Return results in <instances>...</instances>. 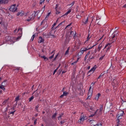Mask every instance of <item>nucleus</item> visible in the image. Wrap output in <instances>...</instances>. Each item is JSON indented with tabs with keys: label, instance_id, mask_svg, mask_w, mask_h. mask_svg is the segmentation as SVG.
I'll list each match as a JSON object with an SVG mask.
<instances>
[{
	"label": "nucleus",
	"instance_id": "49",
	"mask_svg": "<svg viewBox=\"0 0 126 126\" xmlns=\"http://www.w3.org/2000/svg\"><path fill=\"white\" fill-rule=\"evenodd\" d=\"M57 25V23H54L53 26H52V28L51 29L52 30H54V27H55Z\"/></svg>",
	"mask_w": 126,
	"mask_h": 126
},
{
	"label": "nucleus",
	"instance_id": "53",
	"mask_svg": "<svg viewBox=\"0 0 126 126\" xmlns=\"http://www.w3.org/2000/svg\"><path fill=\"white\" fill-rule=\"evenodd\" d=\"M59 56V54H58L55 57V58L54 59V61H56V60L57 59V58H58V57Z\"/></svg>",
	"mask_w": 126,
	"mask_h": 126
},
{
	"label": "nucleus",
	"instance_id": "64",
	"mask_svg": "<svg viewBox=\"0 0 126 126\" xmlns=\"http://www.w3.org/2000/svg\"><path fill=\"white\" fill-rule=\"evenodd\" d=\"M123 7L126 8V4L124 6H123Z\"/></svg>",
	"mask_w": 126,
	"mask_h": 126
},
{
	"label": "nucleus",
	"instance_id": "45",
	"mask_svg": "<svg viewBox=\"0 0 126 126\" xmlns=\"http://www.w3.org/2000/svg\"><path fill=\"white\" fill-rule=\"evenodd\" d=\"M91 37H89V35H88V37H87V40L85 41V43H86L87 41H89V40L90 39Z\"/></svg>",
	"mask_w": 126,
	"mask_h": 126
},
{
	"label": "nucleus",
	"instance_id": "20",
	"mask_svg": "<svg viewBox=\"0 0 126 126\" xmlns=\"http://www.w3.org/2000/svg\"><path fill=\"white\" fill-rule=\"evenodd\" d=\"M70 12H71V9H69L68 11H67V12L66 13H65V14H64L62 17H63L64 16H66V15H68V14L70 13Z\"/></svg>",
	"mask_w": 126,
	"mask_h": 126
},
{
	"label": "nucleus",
	"instance_id": "17",
	"mask_svg": "<svg viewBox=\"0 0 126 126\" xmlns=\"http://www.w3.org/2000/svg\"><path fill=\"white\" fill-rule=\"evenodd\" d=\"M90 90L91 89H89L88 94V96L87 97V99H89V98H90V96L92 95V92Z\"/></svg>",
	"mask_w": 126,
	"mask_h": 126
},
{
	"label": "nucleus",
	"instance_id": "34",
	"mask_svg": "<svg viewBox=\"0 0 126 126\" xmlns=\"http://www.w3.org/2000/svg\"><path fill=\"white\" fill-rule=\"evenodd\" d=\"M103 37V36L101 37V38H100L97 42H95L94 43H95V45H95V46H96L97 44H98V42L99 41V40H100L101 39H102V38Z\"/></svg>",
	"mask_w": 126,
	"mask_h": 126
},
{
	"label": "nucleus",
	"instance_id": "23",
	"mask_svg": "<svg viewBox=\"0 0 126 126\" xmlns=\"http://www.w3.org/2000/svg\"><path fill=\"white\" fill-rule=\"evenodd\" d=\"M85 117H84V116H81L80 118V121H81V122H84V121H85Z\"/></svg>",
	"mask_w": 126,
	"mask_h": 126
},
{
	"label": "nucleus",
	"instance_id": "37",
	"mask_svg": "<svg viewBox=\"0 0 126 126\" xmlns=\"http://www.w3.org/2000/svg\"><path fill=\"white\" fill-rule=\"evenodd\" d=\"M94 126H102L101 124H96V125H94Z\"/></svg>",
	"mask_w": 126,
	"mask_h": 126
},
{
	"label": "nucleus",
	"instance_id": "50",
	"mask_svg": "<svg viewBox=\"0 0 126 126\" xmlns=\"http://www.w3.org/2000/svg\"><path fill=\"white\" fill-rule=\"evenodd\" d=\"M76 63H77V62H75L73 63H71V65H75L76 64Z\"/></svg>",
	"mask_w": 126,
	"mask_h": 126
},
{
	"label": "nucleus",
	"instance_id": "7",
	"mask_svg": "<svg viewBox=\"0 0 126 126\" xmlns=\"http://www.w3.org/2000/svg\"><path fill=\"white\" fill-rule=\"evenodd\" d=\"M89 50L88 47H82L80 49V52L78 53V55L80 54V55H82L85 52Z\"/></svg>",
	"mask_w": 126,
	"mask_h": 126
},
{
	"label": "nucleus",
	"instance_id": "27",
	"mask_svg": "<svg viewBox=\"0 0 126 126\" xmlns=\"http://www.w3.org/2000/svg\"><path fill=\"white\" fill-rule=\"evenodd\" d=\"M95 83H96V82L92 83V84H91L90 87V89H91V88L93 87Z\"/></svg>",
	"mask_w": 126,
	"mask_h": 126
},
{
	"label": "nucleus",
	"instance_id": "44",
	"mask_svg": "<svg viewBox=\"0 0 126 126\" xmlns=\"http://www.w3.org/2000/svg\"><path fill=\"white\" fill-rule=\"evenodd\" d=\"M75 3V2L73 1L71 4H70L69 5H71V6H72L74 5V4Z\"/></svg>",
	"mask_w": 126,
	"mask_h": 126
},
{
	"label": "nucleus",
	"instance_id": "41",
	"mask_svg": "<svg viewBox=\"0 0 126 126\" xmlns=\"http://www.w3.org/2000/svg\"><path fill=\"white\" fill-rule=\"evenodd\" d=\"M120 119H119L118 118L117 120V122L118 123V125H120V123H121V121H120Z\"/></svg>",
	"mask_w": 126,
	"mask_h": 126
},
{
	"label": "nucleus",
	"instance_id": "63",
	"mask_svg": "<svg viewBox=\"0 0 126 126\" xmlns=\"http://www.w3.org/2000/svg\"><path fill=\"white\" fill-rule=\"evenodd\" d=\"M64 123V122L61 121V124H62V125H63V124Z\"/></svg>",
	"mask_w": 126,
	"mask_h": 126
},
{
	"label": "nucleus",
	"instance_id": "6",
	"mask_svg": "<svg viewBox=\"0 0 126 126\" xmlns=\"http://www.w3.org/2000/svg\"><path fill=\"white\" fill-rule=\"evenodd\" d=\"M117 80H118V79L116 78H114L113 79V81L112 82V85L114 87H116L118 85V82Z\"/></svg>",
	"mask_w": 126,
	"mask_h": 126
},
{
	"label": "nucleus",
	"instance_id": "56",
	"mask_svg": "<svg viewBox=\"0 0 126 126\" xmlns=\"http://www.w3.org/2000/svg\"><path fill=\"white\" fill-rule=\"evenodd\" d=\"M91 124H94V123H95V121L94 120H91Z\"/></svg>",
	"mask_w": 126,
	"mask_h": 126
},
{
	"label": "nucleus",
	"instance_id": "40",
	"mask_svg": "<svg viewBox=\"0 0 126 126\" xmlns=\"http://www.w3.org/2000/svg\"><path fill=\"white\" fill-rule=\"evenodd\" d=\"M69 52V49H67V50H66V51L65 52V55H68V52Z\"/></svg>",
	"mask_w": 126,
	"mask_h": 126
},
{
	"label": "nucleus",
	"instance_id": "3",
	"mask_svg": "<svg viewBox=\"0 0 126 126\" xmlns=\"http://www.w3.org/2000/svg\"><path fill=\"white\" fill-rule=\"evenodd\" d=\"M14 32L15 33H16V32H19L20 36L18 37H17L16 40H18V39H20L21 37H22V33H23V30H22V29L20 28L18 30H17V29H16L15 31H14Z\"/></svg>",
	"mask_w": 126,
	"mask_h": 126
},
{
	"label": "nucleus",
	"instance_id": "18",
	"mask_svg": "<svg viewBox=\"0 0 126 126\" xmlns=\"http://www.w3.org/2000/svg\"><path fill=\"white\" fill-rule=\"evenodd\" d=\"M20 100V96H17L15 99V101L16 102V105L18 104V101Z\"/></svg>",
	"mask_w": 126,
	"mask_h": 126
},
{
	"label": "nucleus",
	"instance_id": "16",
	"mask_svg": "<svg viewBox=\"0 0 126 126\" xmlns=\"http://www.w3.org/2000/svg\"><path fill=\"white\" fill-rule=\"evenodd\" d=\"M33 18V14H32V15L30 16L29 17V19L27 20V21L30 22L31 21L32 19Z\"/></svg>",
	"mask_w": 126,
	"mask_h": 126
},
{
	"label": "nucleus",
	"instance_id": "12",
	"mask_svg": "<svg viewBox=\"0 0 126 126\" xmlns=\"http://www.w3.org/2000/svg\"><path fill=\"white\" fill-rule=\"evenodd\" d=\"M45 41V39L42 38L41 36L39 37L38 42L39 43H43Z\"/></svg>",
	"mask_w": 126,
	"mask_h": 126
},
{
	"label": "nucleus",
	"instance_id": "2",
	"mask_svg": "<svg viewBox=\"0 0 126 126\" xmlns=\"http://www.w3.org/2000/svg\"><path fill=\"white\" fill-rule=\"evenodd\" d=\"M103 105H101L99 110L97 109L95 112L94 115L95 116H100V115H102V110H103Z\"/></svg>",
	"mask_w": 126,
	"mask_h": 126
},
{
	"label": "nucleus",
	"instance_id": "48",
	"mask_svg": "<svg viewBox=\"0 0 126 126\" xmlns=\"http://www.w3.org/2000/svg\"><path fill=\"white\" fill-rule=\"evenodd\" d=\"M8 0H4L3 1V3L6 4V3H8Z\"/></svg>",
	"mask_w": 126,
	"mask_h": 126
},
{
	"label": "nucleus",
	"instance_id": "47",
	"mask_svg": "<svg viewBox=\"0 0 126 126\" xmlns=\"http://www.w3.org/2000/svg\"><path fill=\"white\" fill-rule=\"evenodd\" d=\"M44 35L45 36H47V37H49L50 36H51L50 35L49 33H48V34H45Z\"/></svg>",
	"mask_w": 126,
	"mask_h": 126
},
{
	"label": "nucleus",
	"instance_id": "30",
	"mask_svg": "<svg viewBox=\"0 0 126 126\" xmlns=\"http://www.w3.org/2000/svg\"><path fill=\"white\" fill-rule=\"evenodd\" d=\"M60 66H61V64H60L59 66H58L56 69H55L53 72V75H55V74L56 73V72H57V71L58 70V69H59V68L60 67Z\"/></svg>",
	"mask_w": 126,
	"mask_h": 126
},
{
	"label": "nucleus",
	"instance_id": "9",
	"mask_svg": "<svg viewBox=\"0 0 126 126\" xmlns=\"http://www.w3.org/2000/svg\"><path fill=\"white\" fill-rule=\"evenodd\" d=\"M111 46H112L111 43H108L105 45L103 50H104L105 48H107L106 51L109 52L110 51Z\"/></svg>",
	"mask_w": 126,
	"mask_h": 126
},
{
	"label": "nucleus",
	"instance_id": "31",
	"mask_svg": "<svg viewBox=\"0 0 126 126\" xmlns=\"http://www.w3.org/2000/svg\"><path fill=\"white\" fill-rule=\"evenodd\" d=\"M35 37V34H33V35L32 36V38H31V40L32 41H33V40H34Z\"/></svg>",
	"mask_w": 126,
	"mask_h": 126
},
{
	"label": "nucleus",
	"instance_id": "59",
	"mask_svg": "<svg viewBox=\"0 0 126 126\" xmlns=\"http://www.w3.org/2000/svg\"><path fill=\"white\" fill-rule=\"evenodd\" d=\"M77 18L79 19L81 18V17L79 15L77 16Z\"/></svg>",
	"mask_w": 126,
	"mask_h": 126
},
{
	"label": "nucleus",
	"instance_id": "26",
	"mask_svg": "<svg viewBox=\"0 0 126 126\" xmlns=\"http://www.w3.org/2000/svg\"><path fill=\"white\" fill-rule=\"evenodd\" d=\"M57 115H58V113L55 112V114L52 116V118L56 119V117H57Z\"/></svg>",
	"mask_w": 126,
	"mask_h": 126
},
{
	"label": "nucleus",
	"instance_id": "21",
	"mask_svg": "<svg viewBox=\"0 0 126 126\" xmlns=\"http://www.w3.org/2000/svg\"><path fill=\"white\" fill-rule=\"evenodd\" d=\"M101 95L100 93H98L95 96V97H94V99L97 100V101H98V99L99 97V96Z\"/></svg>",
	"mask_w": 126,
	"mask_h": 126
},
{
	"label": "nucleus",
	"instance_id": "51",
	"mask_svg": "<svg viewBox=\"0 0 126 126\" xmlns=\"http://www.w3.org/2000/svg\"><path fill=\"white\" fill-rule=\"evenodd\" d=\"M55 55V53L53 54V55L52 56H51V57H49V59L50 60H51L52 59H53L54 58V56Z\"/></svg>",
	"mask_w": 126,
	"mask_h": 126
},
{
	"label": "nucleus",
	"instance_id": "55",
	"mask_svg": "<svg viewBox=\"0 0 126 126\" xmlns=\"http://www.w3.org/2000/svg\"><path fill=\"white\" fill-rule=\"evenodd\" d=\"M94 116H95L94 113V114H92V115H90V118H92V117H94Z\"/></svg>",
	"mask_w": 126,
	"mask_h": 126
},
{
	"label": "nucleus",
	"instance_id": "46",
	"mask_svg": "<svg viewBox=\"0 0 126 126\" xmlns=\"http://www.w3.org/2000/svg\"><path fill=\"white\" fill-rule=\"evenodd\" d=\"M65 22V21L62 22V23L59 24L58 27L62 25L63 24H64Z\"/></svg>",
	"mask_w": 126,
	"mask_h": 126
},
{
	"label": "nucleus",
	"instance_id": "28",
	"mask_svg": "<svg viewBox=\"0 0 126 126\" xmlns=\"http://www.w3.org/2000/svg\"><path fill=\"white\" fill-rule=\"evenodd\" d=\"M105 55H104L103 56H101L99 58V61H101L103 59V58L105 57Z\"/></svg>",
	"mask_w": 126,
	"mask_h": 126
},
{
	"label": "nucleus",
	"instance_id": "42",
	"mask_svg": "<svg viewBox=\"0 0 126 126\" xmlns=\"http://www.w3.org/2000/svg\"><path fill=\"white\" fill-rule=\"evenodd\" d=\"M72 25V23H71L70 24H69L68 25L66 26V27H65V29H66L67 28H68L69 26H71Z\"/></svg>",
	"mask_w": 126,
	"mask_h": 126
},
{
	"label": "nucleus",
	"instance_id": "36",
	"mask_svg": "<svg viewBox=\"0 0 126 126\" xmlns=\"http://www.w3.org/2000/svg\"><path fill=\"white\" fill-rule=\"evenodd\" d=\"M15 112H16V110H14V111H13V112H10L9 114H10V115H12V116H13V115H14Z\"/></svg>",
	"mask_w": 126,
	"mask_h": 126
},
{
	"label": "nucleus",
	"instance_id": "32",
	"mask_svg": "<svg viewBox=\"0 0 126 126\" xmlns=\"http://www.w3.org/2000/svg\"><path fill=\"white\" fill-rule=\"evenodd\" d=\"M0 89L3 90V91L5 90V88H4V86L3 85L0 86Z\"/></svg>",
	"mask_w": 126,
	"mask_h": 126
},
{
	"label": "nucleus",
	"instance_id": "57",
	"mask_svg": "<svg viewBox=\"0 0 126 126\" xmlns=\"http://www.w3.org/2000/svg\"><path fill=\"white\" fill-rule=\"evenodd\" d=\"M51 14V13H48V14L47 15L46 17H49L50 16V15Z\"/></svg>",
	"mask_w": 126,
	"mask_h": 126
},
{
	"label": "nucleus",
	"instance_id": "10",
	"mask_svg": "<svg viewBox=\"0 0 126 126\" xmlns=\"http://www.w3.org/2000/svg\"><path fill=\"white\" fill-rule=\"evenodd\" d=\"M118 35V33H117L116 34V32H114L113 34H112V36H111L112 37V41L113 42H115L116 40V38H115V37H116V36H117Z\"/></svg>",
	"mask_w": 126,
	"mask_h": 126
},
{
	"label": "nucleus",
	"instance_id": "38",
	"mask_svg": "<svg viewBox=\"0 0 126 126\" xmlns=\"http://www.w3.org/2000/svg\"><path fill=\"white\" fill-rule=\"evenodd\" d=\"M45 2V0H40V4H42L43 3Z\"/></svg>",
	"mask_w": 126,
	"mask_h": 126
},
{
	"label": "nucleus",
	"instance_id": "29",
	"mask_svg": "<svg viewBox=\"0 0 126 126\" xmlns=\"http://www.w3.org/2000/svg\"><path fill=\"white\" fill-rule=\"evenodd\" d=\"M34 98V96H32L29 98V102H31V101H32V100Z\"/></svg>",
	"mask_w": 126,
	"mask_h": 126
},
{
	"label": "nucleus",
	"instance_id": "62",
	"mask_svg": "<svg viewBox=\"0 0 126 126\" xmlns=\"http://www.w3.org/2000/svg\"><path fill=\"white\" fill-rule=\"evenodd\" d=\"M62 117H63V115H60L58 117V119H60V118H61Z\"/></svg>",
	"mask_w": 126,
	"mask_h": 126
},
{
	"label": "nucleus",
	"instance_id": "61",
	"mask_svg": "<svg viewBox=\"0 0 126 126\" xmlns=\"http://www.w3.org/2000/svg\"><path fill=\"white\" fill-rule=\"evenodd\" d=\"M65 72H66V71H62V74H63Z\"/></svg>",
	"mask_w": 126,
	"mask_h": 126
},
{
	"label": "nucleus",
	"instance_id": "58",
	"mask_svg": "<svg viewBox=\"0 0 126 126\" xmlns=\"http://www.w3.org/2000/svg\"><path fill=\"white\" fill-rule=\"evenodd\" d=\"M34 87V85H32V87L31 88L32 90H33Z\"/></svg>",
	"mask_w": 126,
	"mask_h": 126
},
{
	"label": "nucleus",
	"instance_id": "15",
	"mask_svg": "<svg viewBox=\"0 0 126 126\" xmlns=\"http://www.w3.org/2000/svg\"><path fill=\"white\" fill-rule=\"evenodd\" d=\"M25 15V13L24 11H22L21 12H19L17 14V16H23Z\"/></svg>",
	"mask_w": 126,
	"mask_h": 126
},
{
	"label": "nucleus",
	"instance_id": "25",
	"mask_svg": "<svg viewBox=\"0 0 126 126\" xmlns=\"http://www.w3.org/2000/svg\"><path fill=\"white\" fill-rule=\"evenodd\" d=\"M39 57L41 58H43L44 59V60H47L48 61V58H47L45 56H42L41 55H39Z\"/></svg>",
	"mask_w": 126,
	"mask_h": 126
},
{
	"label": "nucleus",
	"instance_id": "39",
	"mask_svg": "<svg viewBox=\"0 0 126 126\" xmlns=\"http://www.w3.org/2000/svg\"><path fill=\"white\" fill-rule=\"evenodd\" d=\"M104 74L103 73H101L100 74V75H99V76L97 78V80H98V79H99L102 76H103Z\"/></svg>",
	"mask_w": 126,
	"mask_h": 126
},
{
	"label": "nucleus",
	"instance_id": "54",
	"mask_svg": "<svg viewBox=\"0 0 126 126\" xmlns=\"http://www.w3.org/2000/svg\"><path fill=\"white\" fill-rule=\"evenodd\" d=\"M19 70H20V68H17V69H15V71L18 72Z\"/></svg>",
	"mask_w": 126,
	"mask_h": 126
},
{
	"label": "nucleus",
	"instance_id": "11",
	"mask_svg": "<svg viewBox=\"0 0 126 126\" xmlns=\"http://www.w3.org/2000/svg\"><path fill=\"white\" fill-rule=\"evenodd\" d=\"M55 32H56V31H55L53 29L52 30L49 32L50 36H52L53 38H56V35H54Z\"/></svg>",
	"mask_w": 126,
	"mask_h": 126
},
{
	"label": "nucleus",
	"instance_id": "52",
	"mask_svg": "<svg viewBox=\"0 0 126 126\" xmlns=\"http://www.w3.org/2000/svg\"><path fill=\"white\" fill-rule=\"evenodd\" d=\"M4 2V0H0V5L1 4H3Z\"/></svg>",
	"mask_w": 126,
	"mask_h": 126
},
{
	"label": "nucleus",
	"instance_id": "43",
	"mask_svg": "<svg viewBox=\"0 0 126 126\" xmlns=\"http://www.w3.org/2000/svg\"><path fill=\"white\" fill-rule=\"evenodd\" d=\"M94 46H95V45H93V46H92L91 47H89V46H88V47H87V48L88 49V50H89L92 49Z\"/></svg>",
	"mask_w": 126,
	"mask_h": 126
},
{
	"label": "nucleus",
	"instance_id": "4",
	"mask_svg": "<svg viewBox=\"0 0 126 126\" xmlns=\"http://www.w3.org/2000/svg\"><path fill=\"white\" fill-rule=\"evenodd\" d=\"M125 113L123 111H120L118 112L117 117L118 118V120H121L122 119Z\"/></svg>",
	"mask_w": 126,
	"mask_h": 126
},
{
	"label": "nucleus",
	"instance_id": "60",
	"mask_svg": "<svg viewBox=\"0 0 126 126\" xmlns=\"http://www.w3.org/2000/svg\"><path fill=\"white\" fill-rule=\"evenodd\" d=\"M97 49H95V50H94V53H96V52H97Z\"/></svg>",
	"mask_w": 126,
	"mask_h": 126
},
{
	"label": "nucleus",
	"instance_id": "14",
	"mask_svg": "<svg viewBox=\"0 0 126 126\" xmlns=\"http://www.w3.org/2000/svg\"><path fill=\"white\" fill-rule=\"evenodd\" d=\"M102 46H103V44H102V43H101L99 45H98V47L97 48V51L98 52H100L101 49H102Z\"/></svg>",
	"mask_w": 126,
	"mask_h": 126
},
{
	"label": "nucleus",
	"instance_id": "8",
	"mask_svg": "<svg viewBox=\"0 0 126 126\" xmlns=\"http://www.w3.org/2000/svg\"><path fill=\"white\" fill-rule=\"evenodd\" d=\"M97 66L95 65L92 68H91L88 72V74L90 76L96 69Z\"/></svg>",
	"mask_w": 126,
	"mask_h": 126
},
{
	"label": "nucleus",
	"instance_id": "19",
	"mask_svg": "<svg viewBox=\"0 0 126 126\" xmlns=\"http://www.w3.org/2000/svg\"><path fill=\"white\" fill-rule=\"evenodd\" d=\"M55 10L56 11V14H59L61 13V12L59 11V9H58V5H56Z\"/></svg>",
	"mask_w": 126,
	"mask_h": 126
},
{
	"label": "nucleus",
	"instance_id": "22",
	"mask_svg": "<svg viewBox=\"0 0 126 126\" xmlns=\"http://www.w3.org/2000/svg\"><path fill=\"white\" fill-rule=\"evenodd\" d=\"M70 34H71V35L73 34L74 38H75V36H76V32H75V33H74V32L71 31V32H70Z\"/></svg>",
	"mask_w": 126,
	"mask_h": 126
},
{
	"label": "nucleus",
	"instance_id": "35",
	"mask_svg": "<svg viewBox=\"0 0 126 126\" xmlns=\"http://www.w3.org/2000/svg\"><path fill=\"white\" fill-rule=\"evenodd\" d=\"M39 108V105H37L35 106V110L36 111H37V112H38V109Z\"/></svg>",
	"mask_w": 126,
	"mask_h": 126
},
{
	"label": "nucleus",
	"instance_id": "5",
	"mask_svg": "<svg viewBox=\"0 0 126 126\" xmlns=\"http://www.w3.org/2000/svg\"><path fill=\"white\" fill-rule=\"evenodd\" d=\"M18 10V8L16 7V4H13L10 6L9 10L11 12H16Z\"/></svg>",
	"mask_w": 126,
	"mask_h": 126
},
{
	"label": "nucleus",
	"instance_id": "13",
	"mask_svg": "<svg viewBox=\"0 0 126 126\" xmlns=\"http://www.w3.org/2000/svg\"><path fill=\"white\" fill-rule=\"evenodd\" d=\"M68 94V92L66 91L63 92V94L60 96V98H63L64 96H66Z\"/></svg>",
	"mask_w": 126,
	"mask_h": 126
},
{
	"label": "nucleus",
	"instance_id": "1",
	"mask_svg": "<svg viewBox=\"0 0 126 126\" xmlns=\"http://www.w3.org/2000/svg\"><path fill=\"white\" fill-rule=\"evenodd\" d=\"M88 58V60L90 61L94 58V56L92 54H90V51H89L85 57V61H86L87 59Z\"/></svg>",
	"mask_w": 126,
	"mask_h": 126
},
{
	"label": "nucleus",
	"instance_id": "24",
	"mask_svg": "<svg viewBox=\"0 0 126 126\" xmlns=\"http://www.w3.org/2000/svg\"><path fill=\"white\" fill-rule=\"evenodd\" d=\"M9 99H5L2 102V105H5L6 103H8Z\"/></svg>",
	"mask_w": 126,
	"mask_h": 126
},
{
	"label": "nucleus",
	"instance_id": "33",
	"mask_svg": "<svg viewBox=\"0 0 126 126\" xmlns=\"http://www.w3.org/2000/svg\"><path fill=\"white\" fill-rule=\"evenodd\" d=\"M89 18L87 17V19L85 21V22H83L84 24H86L88 22Z\"/></svg>",
	"mask_w": 126,
	"mask_h": 126
}]
</instances>
